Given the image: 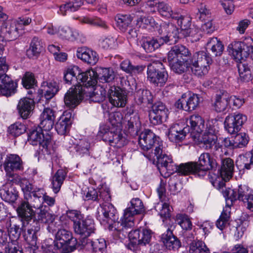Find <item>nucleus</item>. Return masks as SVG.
<instances>
[{
  "mask_svg": "<svg viewBox=\"0 0 253 253\" xmlns=\"http://www.w3.org/2000/svg\"><path fill=\"white\" fill-rule=\"evenodd\" d=\"M168 60L171 70L177 74L191 72L196 76H202L209 71L197 64L188 48L181 44L171 48L168 53Z\"/></svg>",
  "mask_w": 253,
  "mask_h": 253,
  "instance_id": "nucleus-1",
  "label": "nucleus"
},
{
  "mask_svg": "<svg viewBox=\"0 0 253 253\" xmlns=\"http://www.w3.org/2000/svg\"><path fill=\"white\" fill-rule=\"evenodd\" d=\"M67 217L74 222L75 232L80 235V240L88 239L91 234L94 232V221L90 218H84L83 215L80 211L77 210L69 211L67 212Z\"/></svg>",
  "mask_w": 253,
  "mask_h": 253,
  "instance_id": "nucleus-2",
  "label": "nucleus"
},
{
  "mask_svg": "<svg viewBox=\"0 0 253 253\" xmlns=\"http://www.w3.org/2000/svg\"><path fill=\"white\" fill-rule=\"evenodd\" d=\"M98 76L97 73L91 69L85 72H80V74L77 77L78 84L76 85L82 87L84 95H85L86 97L92 98V100L95 102H99L103 99L102 96L100 99L94 98L95 94L93 91V87L97 84Z\"/></svg>",
  "mask_w": 253,
  "mask_h": 253,
  "instance_id": "nucleus-3",
  "label": "nucleus"
},
{
  "mask_svg": "<svg viewBox=\"0 0 253 253\" xmlns=\"http://www.w3.org/2000/svg\"><path fill=\"white\" fill-rule=\"evenodd\" d=\"M146 157L149 160L156 161L158 169L160 172L166 171L171 174L174 171L175 165L174 164L171 157L168 155L164 149L163 144L158 143L155 147L154 152Z\"/></svg>",
  "mask_w": 253,
  "mask_h": 253,
  "instance_id": "nucleus-4",
  "label": "nucleus"
},
{
  "mask_svg": "<svg viewBox=\"0 0 253 253\" xmlns=\"http://www.w3.org/2000/svg\"><path fill=\"white\" fill-rule=\"evenodd\" d=\"M8 236L10 242L5 247V252L7 253H23L20 250L17 240L19 239L21 230H24L25 223L19 218L10 220L7 223Z\"/></svg>",
  "mask_w": 253,
  "mask_h": 253,
  "instance_id": "nucleus-5",
  "label": "nucleus"
},
{
  "mask_svg": "<svg viewBox=\"0 0 253 253\" xmlns=\"http://www.w3.org/2000/svg\"><path fill=\"white\" fill-rule=\"evenodd\" d=\"M40 126L31 129L28 133V141L33 145H39L42 151L47 154L50 153L52 147L51 136Z\"/></svg>",
  "mask_w": 253,
  "mask_h": 253,
  "instance_id": "nucleus-6",
  "label": "nucleus"
},
{
  "mask_svg": "<svg viewBox=\"0 0 253 253\" xmlns=\"http://www.w3.org/2000/svg\"><path fill=\"white\" fill-rule=\"evenodd\" d=\"M116 214L117 211L113 205L106 203L98 209L97 217L101 224L112 225V228L114 227L115 229L120 232L126 228H123L122 229V227L120 228L119 226V225H121V220L120 222L115 221L117 218Z\"/></svg>",
  "mask_w": 253,
  "mask_h": 253,
  "instance_id": "nucleus-7",
  "label": "nucleus"
},
{
  "mask_svg": "<svg viewBox=\"0 0 253 253\" xmlns=\"http://www.w3.org/2000/svg\"><path fill=\"white\" fill-rule=\"evenodd\" d=\"M130 206L126 208L121 218V226L128 228L134 225V216L139 214L145 211V208L142 201L138 198H133L130 201Z\"/></svg>",
  "mask_w": 253,
  "mask_h": 253,
  "instance_id": "nucleus-8",
  "label": "nucleus"
},
{
  "mask_svg": "<svg viewBox=\"0 0 253 253\" xmlns=\"http://www.w3.org/2000/svg\"><path fill=\"white\" fill-rule=\"evenodd\" d=\"M129 243L127 248L133 252L140 250V246L149 244L152 237V231L148 229H136L128 233Z\"/></svg>",
  "mask_w": 253,
  "mask_h": 253,
  "instance_id": "nucleus-9",
  "label": "nucleus"
},
{
  "mask_svg": "<svg viewBox=\"0 0 253 253\" xmlns=\"http://www.w3.org/2000/svg\"><path fill=\"white\" fill-rule=\"evenodd\" d=\"M55 239V246L64 253L73 252L78 244L76 239L73 238L72 233L65 229L58 230Z\"/></svg>",
  "mask_w": 253,
  "mask_h": 253,
  "instance_id": "nucleus-10",
  "label": "nucleus"
},
{
  "mask_svg": "<svg viewBox=\"0 0 253 253\" xmlns=\"http://www.w3.org/2000/svg\"><path fill=\"white\" fill-rule=\"evenodd\" d=\"M147 72L148 80L157 86H163L168 80V73L163 68L161 62L156 61L149 64Z\"/></svg>",
  "mask_w": 253,
  "mask_h": 253,
  "instance_id": "nucleus-11",
  "label": "nucleus"
},
{
  "mask_svg": "<svg viewBox=\"0 0 253 253\" xmlns=\"http://www.w3.org/2000/svg\"><path fill=\"white\" fill-rule=\"evenodd\" d=\"M4 169L6 172L8 180L18 178L19 175L14 171H23L24 163L19 155L14 154H7L3 163Z\"/></svg>",
  "mask_w": 253,
  "mask_h": 253,
  "instance_id": "nucleus-12",
  "label": "nucleus"
},
{
  "mask_svg": "<svg viewBox=\"0 0 253 253\" xmlns=\"http://www.w3.org/2000/svg\"><path fill=\"white\" fill-rule=\"evenodd\" d=\"M158 33L161 35L160 39L163 41V44L169 45L176 43L182 35L180 34L178 28L174 25L164 22L161 24L158 30Z\"/></svg>",
  "mask_w": 253,
  "mask_h": 253,
  "instance_id": "nucleus-13",
  "label": "nucleus"
},
{
  "mask_svg": "<svg viewBox=\"0 0 253 253\" xmlns=\"http://www.w3.org/2000/svg\"><path fill=\"white\" fill-rule=\"evenodd\" d=\"M100 132L103 134L104 141L109 142L110 145L121 148L126 144L127 141L121 131V128L112 127L110 130H106L101 128Z\"/></svg>",
  "mask_w": 253,
  "mask_h": 253,
  "instance_id": "nucleus-14",
  "label": "nucleus"
},
{
  "mask_svg": "<svg viewBox=\"0 0 253 253\" xmlns=\"http://www.w3.org/2000/svg\"><path fill=\"white\" fill-rule=\"evenodd\" d=\"M252 190L246 185H240L238 190L229 189L225 190L223 195L226 202L230 201L231 203L237 200L243 201L245 204L249 200V198L253 195Z\"/></svg>",
  "mask_w": 253,
  "mask_h": 253,
  "instance_id": "nucleus-15",
  "label": "nucleus"
},
{
  "mask_svg": "<svg viewBox=\"0 0 253 253\" xmlns=\"http://www.w3.org/2000/svg\"><path fill=\"white\" fill-rule=\"evenodd\" d=\"M232 55L237 61H241L247 58L253 53V42L250 39L247 42H236L231 44Z\"/></svg>",
  "mask_w": 253,
  "mask_h": 253,
  "instance_id": "nucleus-16",
  "label": "nucleus"
},
{
  "mask_svg": "<svg viewBox=\"0 0 253 253\" xmlns=\"http://www.w3.org/2000/svg\"><path fill=\"white\" fill-rule=\"evenodd\" d=\"M169 110L161 102L155 103L149 111V118L153 125H158L166 121L168 118Z\"/></svg>",
  "mask_w": 253,
  "mask_h": 253,
  "instance_id": "nucleus-17",
  "label": "nucleus"
},
{
  "mask_svg": "<svg viewBox=\"0 0 253 253\" xmlns=\"http://www.w3.org/2000/svg\"><path fill=\"white\" fill-rule=\"evenodd\" d=\"M18 36V27L15 21H7L2 23L0 31V44L5 46L6 41L14 40Z\"/></svg>",
  "mask_w": 253,
  "mask_h": 253,
  "instance_id": "nucleus-18",
  "label": "nucleus"
},
{
  "mask_svg": "<svg viewBox=\"0 0 253 253\" xmlns=\"http://www.w3.org/2000/svg\"><path fill=\"white\" fill-rule=\"evenodd\" d=\"M86 96L84 95L80 86L76 85L71 87L64 96L65 105L69 108L76 107Z\"/></svg>",
  "mask_w": 253,
  "mask_h": 253,
  "instance_id": "nucleus-19",
  "label": "nucleus"
},
{
  "mask_svg": "<svg viewBox=\"0 0 253 253\" xmlns=\"http://www.w3.org/2000/svg\"><path fill=\"white\" fill-rule=\"evenodd\" d=\"M247 120V116L242 114L230 115L225 118V128L228 133H234L240 130L241 126L246 122Z\"/></svg>",
  "mask_w": 253,
  "mask_h": 253,
  "instance_id": "nucleus-20",
  "label": "nucleus"
},
{
  "mask_svg": "<svg viewBox=\"0 0 253 253\" xmlns=\"http://www.w3.org/2000/svg\"><path fill=\"white\" fill-rule=\"evenodd\" d=\"M110 102L117 107H124L126 103V92L120 87L111 86L108 91Z\"/></svg>",
  "mask_w": 253,
  "mask_h": 253,
  "instance_id": "nucleus-21",
  "label": "nucleus"
},
{
  "mask_svg": "<svg viewBox=\"0 0 253 253\" xmlns=\"http://www.w3.org/2000/svg\"><path fill=\"white\" fill-rule=\"evenodd\" d=\"M158 143L162 142L157 140L155 134L150 129H145L139 135V144L144 151H148L153 147L155 148Z\"/></svg>",
  "mask_w": 253,
  "mask_h": 253,
  "instance_id": "nucleus-22",
  "label": "nucleus"
},
{
  "mask_svg": "<svg viewBox=\"0 0 253 253\" xmlns=\"http://www.w3.org/2000/svg\"><path fill=\"white\" fill-rule=\"evenodd\" d=\"M217 137L215 134V129L210 126L203 134L201 141L206 149H211L214 152L221 149V146L217 143Z\"/></svg>",
  "mask_w": 253,
  "mask_h": 253,
  "instance_id": "nucleus-23",
  "label": "nucleus"
},
{
  "mask_svg": "<svg viewBox=\"0 0 253 253\" xmlns=\"http://www.w3.org/2000/svg\"><path fill=\"white\" fill-rule=\"evenodd\" d=\"M174 228V225H171L166 232L161 235L162 242L165 247L169 250H178L181 246L180 240L172 233V230Z\"/></svg>",
  "mask_w": 253,
  "mask_h": 253,
  "instance_id": "nucleus-24",
  "label": "nucleus"
},
{
  "mask_svg": "<svg viewBox=\"0 0 253 253\" xmlns=\"http://www.w3.org/2000/svg\"><path fill=\"white\" fill-rule=\"evenodd\" d=\"M79 245L82 246L87 250H91L92 253H104L106 248V241L102 238L94 240L84 239L80 240Z\"/></svg>",
  "mask_w": 253,
  "mask_h": 253,
  "instance_id": "nucleus-25",
  "label": "nucleus"
},
{
  "mask_svg": "<svg viewBox=\"0 0 253 253\" xmlns=\"http://www.w3.org/2000/svg\"><path fill=\"white\" fill-rule=\"evenodd\" d=\"M60 37L63 40L71 42L77 41L84 42L85 38L83 34L77 30L72 29L69 27H60L58 29Z\"/></svg>",
  "mask_w": 253,
  "mask_h": 253,
  "instance_id": "nucleus-26",
  "label": "nucleus"
},
{
  "mask_svg": "<svg viewBox=\"0 0 253 253\" xmlns=\"http://www.w3.org/2000/svg\"><path fill=\"white\" fill-rule=\"evenodd\" d=\"M55 119V112L49 108H45L40 116L39 126L45 131H48L52 128Z\"/></svg>",
  "mask_w": 253,
  "mask_h": 253,
  "instance_id": "nucleus-27",
  "label": "nucleus"
},
{
  "mask_svg": "<svg viewBox=\"0 0 253 253\" xmlns=\"http://www.w3.org/2000/svg\"><path fill=\"white\" fill-rule=\"evenodd\" d=\"M189 128L184 127L179 124L172 125L169 128L168 137L172 142H177L185 139L187 133L189 132Z\"/></svg>",
  "mask_w": 253,
  "mask_h": 253,
  "instance_id": "nucleus-28",
  "label": "nucleus"
},
{
  "mask_svg": "<svg viewBox=\"0 0 253 253\" xmlns=\"http://www.w3.org/2000/svg\"><path fill=\"white\" fill-rule=\"evenodd\" d=\"M6 72L0 74V94L8 96L15 93L16 84L6 74Z\"/></svg>",
  "mask_w": 253,
  "mask_h": 253,
  "instance_id": "nucleus-29",
  "label": "nucleus"
},
{
  "mask_svg": "<svg viewBox=\"0 0 253 253\" xmlns=\"http://www.w3.org/2000/svg\"><path fill=\"white\" fill-rule=\"evenodd\" d=\"M77 56L79 59L90 65H94L99 59L97 53L86 47L78 48L77 51Z\"/></svg>",
  "mask_w": 253,
  "mask_h": 253,
  "instance_id": "nucleus-30",
  "label": "nucleus"
},
{
  "mask_svg": "<svg viewBox=\"0 0 253 253\" xmlns=\"http://www.w3.org/2000/svg\"><path fill=\"white\" fill-rule=\"evenodd\" d=\"M55 217V216L54 214L49 213L43 208H37L35 210L33 223L35 224L36 222L39 224V222L48 224L49 228H52Z\"/></svg>",
  "mask_w": 253,
  "mask_h": 253,
  "instance_id": "nucleus-31",
  "label": "nucleus"
},
{
  "mask_svg": "<svg viewBox=\"0 0 253 253\" xmlns=\"http://www.w3.org/2000/svg\"><path fill=\"white\" fill-rule=\"evenodd\" d=\"M18 216L21 217L20 220L28 224L32 219H34L35 211L32 209V206L29 202L23 201L17 209Z\"/></svg>",
  "mask_w": 253,
  "mask_h": 253,
  "instance_id": "nucleus-32",
  "label": "nucleus"
},
{
  "mask_svg": "<svg viewBox=\"0 0 253 253\" xmlns=\"http://www.w3.org/2000/svg\"><path fill=\"white\" fill-rule=\"evenodd\" d=\"M200 102V98L198 95L193 94L189 97L187 100L183 97L179 99L176 103V108L182 109L186 111H191L196 109Z\"/></svg>",
  "mask_w": 253,
  "mask_h": 253,
  "instance_id": "nucleus-33",
  "label": "nucleus"
},
{
  "mask_svg": "<svg viewBox=\"0 0 253 253\" xmlns=\"http://www.w3.org/2000/svg\"><path fill=\"white\" fill-rule=\"evenodd\" d=\"M126 130L130 134H136L140 126L139 115L137 113L126 114L125 117Z\"/></svg>",
  "mask_w": 253,
  "mask_h": 253,
  "instance_id": "nucleus-34",
  "label": "nucleus"
},
{
  "mask_svg": "<svg viewBox=\"0 0 253 253\" xmlns=\"http://www.w3.org/2000/svg\"><path fill=\"white\" fill-rule=\"evenodd\" d=\"M163 41L160 38L143 37L140 40L139 43L146 52L151 53L163 45Z\"/></svg>",
  "mask_w": 253,
  "mask_h": 253,
  "instance_id": "nucleus-35",
  "label": "nucleus"
},
{
  "mask_svg": "<svg viewBox=\"0 0 253 253\" xmlns=\"http://www.w3.org/2000/svg\"><path fill=\"white\" fill-rule=\"evenodd\" d=\"M35 106L34 100L29 98L21 99L17 105V109L21 117L27 119L30 115Z\"/></svg>",
  "mask_w": 253,
  "mask_h": 253,
  "instance_id": "nucleus-36",
  "label": "nucleus"
},
{
  "mask_svg": "<svg viewBox=\"0 0 253 253\" xmlns=\"http://www.w3.org/2000/svg\"><path fill=\"white\" fill-rule=\"evenodd\" d=\"M40 229V224L36 222V225L31 228H28L27 231L24 234V239L28 243V247L31 248L33 251L37 248V233Z\"/></svg>",
  "mask_w": 253,
  "mask_h": 253,
  "instance_id": "nucleus-37",
  "label": "nucleus"
},
{
  "mask_svg": "<svg viewBox=\"0 0 253 253\" xmlns=\"http://www.w3.org/2000/svg\"><path fill=\"white\" fill-rule=\"evenodd\" d=\"M234 169V164L232 159L230 158L222 159L221 168L219 171L224 181L229 180L232 177Z\"/></svg>",
  "mask_w": 253,
  "mask_h": 253,
  "instance_id": "nucleus-38",
  "label": "nucleus"
},
{
  "mask_svg": "<svg viewBox=\"0 0 253 253\" xmlns=\"http://www.w3.org/2000/svg\"><path fill=\"white\" fill-rule=\"evenodd\" d=\"M0 195L5 201L14 203L17 199L18 192L10 183H7L0 188Z\"/></svg>",
  "mask_w": 253,
  "mask_h": 253,
  "instance_id": "nucleus-39",
  "label": "nucleus"
},
{
  "mask_svg": "<svg viewBox=\"0 0 253 253\" xmlns=\"http://www.w3.org/2000/svg\"><path fill=\"white\" fill-rule=\"evenodd\" d=\"M66 171L62 169H58L51 179V188L55 194L60 191L61 186L66 177Z\"/></svg>",
  "mask_w": 253,
  "mask_h": 253,
  "instance_id": "nucleus-40",
  "label": "nucleus"
},
{
  "mask_svg": "<svg viewBox=\"0 0 253 253\" xmlns=\"http://www.w3.org/2000/svg\"><path fill=\"white\" fill-rule=\"evenodd\" d=\"M42 46L41 40L36 37H34L31 42L29 48L27 50L26 55L29 58H36L40 54Z\"/></svg>",
  "mask_w": 253,
  "mask_h": 253,
  "instance_id": "nucleus-41",
  "label": "nucleus"
},
{
  "mask_svg": "<svg viewBox=\"0 0 253 253\" xmlns=\"http://www.w3.org/2000/svg\"><path fill=\"white\" fill-rule=\"evenodd\" d=\"M206 49L211 50L213 55L217 56L222 54L224 46L217 38L213 37L208 40L206 44Z\"/></svg>",
  "mask_w": 253,
  "mask_h": 253,
  "instance_id": "nucleus-42",
  "label": "nucleus"
},
{
  "mask_svg": "<svg viewBox=\"0 0 253 253\" xmlns=\"http://www.w3.org/2000/svg\"><path fill=\"white\" fill-rule=\"evenodd\" d=\"M239 80L243 82H249L253 78V72L251 67L246 63L240 62L238 65Z\"/></svg>",
  "mask_w": 253,
  "mask_h": 253,
  "instance_id": "nucleus-43",
  "label": "nucleus"
},
{
  "mask_svg": "<svg viewBox=\"0 0 253 253\" xmlns=\"http://www.w3.org/2000/svg\"><path fill=\"white\" fill-rule=\"evenodd\" d=\"M198 165L205 169H214L217 167L216 161L208 153H203L200 156Z\"/></svg>",
  "mask_w": 253,
  "mask_h": 253,
  "instance_id": "nucleus-44",
  "label": "nucleus"
},
{
  "mask_svg": "<svg viewBox=\"0 0 253 253\" xmlns=\"http://www.w3.org/2000/svg\"><path fill=\"white\" fill-rule=\"evenodd\" d=\"M157 11L160 15L166 18H177V13L173 12L171 7L167 2L161 1L158 5Z\"/></svg>",
  "mask_w": 253,
  "mask_h": 253,
  "instance_id": "nucleus-45",
  "label": "nucleus"
},
{
  "mask_svg": "<svg viewBox=\"0 0 253 253\" xmlns=\"http://www.w3.org/2000/svg\"><path fill=\"white\" fill-rule=\"evenodd\" d=\"M192 58L196 60L197 64H200L201 66L209 70L210 65L212 63V59L209 54L205 51H201L196 53L193 56Z\"/></svg>",
  "mask_w": 253,
  "mask_h": 253,
  "instance_id": "nucleus-46",
  "label": "nucleus"
},
{
  "mask_svg": "<svg viewBox=\"0 0 253 253\" xmlns=\"http://www.w3.org/2000/svg\"><path fill=\"white\" fill-rule=\"evenodd\" d=\"M196 162H190L181 164L179 166L175 165L174 171L181 175L194 174V170H195L196 168Z\"/></svg>",
  "mask_w": 253,
  "mask_h": 253,
  "instance_id": "nucleus-47",
  "label": "nucleus"
},
{
  "mask_svg": "<svg viewBox=\"0 0 253 253\" xmlns=\"http://www.w3.org/2000/svg\"><path fill=\"white\" fill-rule=\"evenodd\" d=\"M189 123L194 132L200 133L205 128L204 120L199 115L191 116L189 119Z\"/></svg>",
  "mask_w": 253,
  "mask_h": 253,
  "instance_id": "nucleus-48",
  "label": "nucleus"
},
{
  "mask_svg": "<svg viewBox=\"0 0 253 253\" xmlns=\"http://www.w3.org/2000/svg\"><path fill=\"white\" fill-rule=\"evenodd\" d=\"M80 69L77 66H70L64 72V79L66 83L72 84L74 81H77V77L80 74Z\"/></svg>",
  "mask_w": 253,
  "mask_h": 253,
  "instance_id": "nucleus-49",
  "label": "nucleus"
},
{
  "mask_svg": "<svg viewBox=\"0 0 253 253\" xmlns=\"http://www.w3.org/2000/svg\"><path fill=\"white\" fill-rule=\"evenodd\" d=\"M10 181L18 184L21 186L23 191L24 193L25 198L27 199V197L30 194V193L34 189L33 186L26 178H22L20 175L18 178H15L10 179Z\"/></svg>",
  "mask_w": 253,
  "mask_h": 253,
  "instance_id": "nucleus-50",
  "label": "nucleus"
},
{
  "mask_svg": "<svg viewBox=\"0 0 253 253\" xmlns=\"http://www.w3.org/2000/svg\"><path fill=\"white\" fill-rule=\"evenodd\" d=\"M229 103L228 96L226 94L217 95L214 103V109L217 112L225 111Z\"/></svg>",
  "mask_w": 253,
  "mask_h": 253,
  "instance_id": "nucleus-51",
  "label": "nucleus"
},
{
  "mask_svg": "<svg viewBox=\"0 0 253 253\" xmlns=\"http://www.w3.org/2000/svg\"><path fill=\"white\" fill-rule=\"evenodd\" d=\"M71 121L64 115L60 117L55 125V128L59 134L65 135L69 131Z\"/></svg>",
  "mask_w": 253,
  "mask_h": 253,
  "instance_id": "nucleus-52",
  "label": "nucleus"
},
{
  "mask_svg": "<svg viewBox=\"0 0 253 253\" xmlns=\"http://www.w3.org/2000/svg\"><path fill=\"white\" fill-rule=\"evenodd\" d=\"M83 4L82 0H73L60 6V12L63 15H66L68 12L77 11Z\"/></svg>",
  "mask_w": 253,
  "mask_h": 253,
  "instance_id": "nucleus-53",
  "label": "nucleus"
},
{
  "mask_svg": "<svg viewBox=\"0 0 253 253\" xmlns=\"http://www.w3.org/2000/svg\"><path fill=\"white\" fill-rule=\"evenodd\" d=\"M116 25L122 31L125 32L132 21L129 15L118 14L115 17Z\"/></svg>",
  "mask_w": 253,
  "mask_h": 253,
  "instance_id": "nucleus-54",
  "label": "nucleus"
},
{
  "mask_svg": "<svg viewBox=\"0 0 253 253\" xmlns=\"http://www.w3.org/2000/svg\"><path fill=\"white\" fill-rule=\"evenodd\" d=\"M135 99L140 104H150L152 103L153 95L149 90L139 89L136 92Z\"/></svg>",
  "mask_w": 253,
  "mask_h": 253,
  "instance_id": "nucleus-55",
  "label": "nucleus"
},
{
  "mask_svg": "<svg viewBox=\"0 0 253 253\" xmlns=\"http://www.w3.org/2000/svg\"><path fill=\"white\" fill-rule=\"evenodd\" d=\"M42 87V90L47 99L53 97L58 91L57 86L55 82L44 83Z\"/></svg>",
  "mask_w": 253,
  "mask_h": 253,
  "instance_id": "nucleus-56",
  "label": "nucleus"
},
{
  "mask_svg": "<svg viewBox=\"0 0 253 253\" xmlns=\"http://www.w3.org/2000/svg\"><path fill=\"white\" fill-rule=\"evenodd\" d=\"M190 253H210V250L202 241H194L190 245Z\"/></svg>",
  "mask_w": 253,
  "mask_h": 253,
  "instance_id": "nucleus-57",
  "label": "nucleus"
},
{
  "mask_svg": "<svg viewBox=\"0 0 253 253\" xmlns=\"http://www.w3.org/2000/svg\"><path fill=\"white\" fill-rule=\"evenodd\" d=\"M174 220L184 230H188L192 229V222L188 216L185 214H176L174 217Z\"/></svg>",
  "mask_w": 253,
  "mask_h": 253,
  "instance_id": "nucleus-58",
  "label": "nucleus"
},
{
  "mask_svg": "<svg viewBox=\"0 0 253 253\" xmlns=\"http://www.w3.org/2000/svg\"><path fill=\"white\" fill-rule=\"evenodd\" d=\"M242 163L243 169L253 170V150L240 156Z\"/></svg>",
  "mask_w": 253,
  "mask_h": 253,
  "instance_id": "nucleus-59",
  "label": "nucleus"
},
{
  "mask_svg": "<svg viewBox=\"0 0 253 253\" xmlns=\"http://www.w3.org/2000/svg\"><path fill=\"white\" fill-rule=\"evenodd\" d=\"M177 17V18H174L173 19L177 20V24L180 27L181 35H182L191 27V20L190 17L182 16L178 13Z\"/></svg>",
  "mask_w": 253,
  "mask_h": 253,
  "instance_id": "nucleus-60",
  "label": "nucleus"
},
{
  "mask_svg": "<svg viewBox=\"0 0 253 253\" xmlns=\"http://www.w3.org/2000/svg\"><path fill=\"white\" fill-rule=\"evenodd\" d=\"M99 75L100 77H98V79L102 83H109L113 81L115 78L114 72L110 68L102 69Z\"/></svg>",
  "mask_w": 253,
  "mask_h": 253,
  "instance_id": "nucleus-61",
  "label": "nucleus"
},
{
  "mask_svg": "<svg viewBox=\"0 0 253 253\" xmlns=\"http://www.w3.org/2000/svg\"><path fill=\"white\" fill-rule=\"evenodd\" d=\"M230 214V211H228L227 209H223L216 223L217 227L220 230H223L227 226Z\"/></svg>",
  "mask_w": 253,
  "mask_h": 253,
  "instance_id": "nucleus-62",
  "label": "nucleus"
},
{
  "mask_svg": "<svg viewBox=\"0 0 253 253\" xmlns=\"http://www.w3.org/2000/svg\"><path fill=\"white\" fill-rule=\"evenodd\" d=\"M233 138L236 148L246 146L249 141L248 135L244 132L238 133Z\"/></svg>",
  "mask_w": 253,
  "mask_h": 253,
  "instance_id": "nucleus-63",
  "label": "nucleus"
},
{
  "mask_svg": "<svg viewBox=\"0 0 253 253\" xmlns=\"http://www.w3.org/2000/svg\"><path fill=\"white\" fill-rule=\"evenodd\" d=\"M22 83L23 86L26 88H32L36 84V80L34 74L29 72H27L24 75Z\"/></svg>",
  "mask_w": 253,
  "mask_h": 253,
  "instance_id": "nucleus-64",
  "label": "nucleus"
}]
</instances>
